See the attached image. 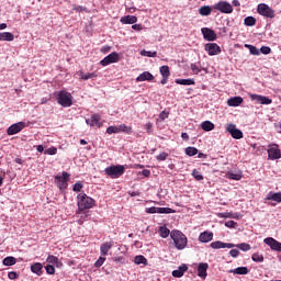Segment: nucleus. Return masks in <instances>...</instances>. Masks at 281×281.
I'll use <instances>...</instances> for the list:
<instances>
[{
    "label": "nucleus",
    "instance_id": "18",
    "mask_svg": "<svg viewBox=\"0 0 281 281\" xmlns=\"http://www.w3.org/2000/svg\"><path fill=\"white\" fill-rule=\"evenodd\" d=\"M250 100L258 102V104H271L273 102V100L268 97L260 94H250Z\"/></svg>",
    "mask_w": 281,
    "mask_h": 281
},
{
    "label": "nucleus",
    "instance_id": "13",
    "mask_svg": "<svg viewBox=\"0 0 281 281\" xmlns=\"http://www.w3.org/2000/svg\"><path fill=\"white\" fill-rule=\"evenodd\" d=\"M227 133L233 137V139H243V131L236 128V125L234 124H228L226 127Z\"/></svg>",
    "mask_w": 281,
    "mask_h": 281
},
{
    "label": "nucleus",
    "instance_id": "56",
    "mask_svg": "<svg viewBox=\"0 0 281 281\" xmlns=\"http://www.w3.org/2000/svg\"><path fill=\"white\" fill-rule=\"evenodd\" d=\"M260 52H261V54H265V55L267 56V55H269V53L271 52V47H269V46H262V47L260 48Z\"/></svg>",
    "mask_w": 281,
    "mask_h": 281
},
{
    "label": "nucleus",
    "instance_id": "25",
    "mask_svg": "<svg viewBox=\"0 0 281 281\" xmlns=\"http://www.w3.org/2000/svg\"><path fill=\"white\" fill-rule=\"evenodd\" d=\"M243 102H244L243 97H233L227 100L228 106H240Z\"/></svg>",
    "mask_w": 281,
    "mask_h": 281
},
{
    "label": "nucleus",
    "instance_id": "1",
    "mask_svg": "<svg viewBox=\"0 0 281 281\" xmlns=\"http://www.w3.org/2000/svg\"><path fill=\"white\" fill-rule=\"evenodd\" d=\"M77 205L79 210L78 214H80V212H85V210H91V207H94L95 200L87 195V193H80L77 196Z\"/></svg>",
    "mask_w": 281,
    "mask_h": 281
},
{
    "label": "nucleus",
    "instance_id": "26",
    "mask_svg": "<svg viewBox=\"0 0 281 281\" xmlns=\"http://www.w3.org/2000/svg\"><path fill=\"white\" fill-rule=\"evenodd\" d=\"M188 271V266L187 265H181L178 270L172 271L173 278H183V273Z\"/></svg>",
    "mask_w": 281,
    "mask_h": 281
},
{
    "label": "nucleus",
    "instance_id": "30",
    "mask_svg": "<svg viewBox=\"0 0 281 281\" xmlns=\"http://www.w3.org/2000/svg\"><path fill=\"white\" fill-rule=\"evenodd\" d=\"M202 131H205L206 133H210V131H214L215 125L211 121H204L201 124Z\"/></svg>",
    "mask_w": 281,
    "mask_h": 281
},
{
    "label": "nucleus",
    "instance_id": "2",
    "mask_svg": "<svg viewBox=\"0 0 281 281\" xmlns=\"http://www.w3.org/2000/svg\"><path fill=\"white\" fill-rule=\"evenodd\" d=\"M170 237L175 243L176 249L181 250L188 247V237L180 231H172Z\"/></svg>",
    "mask_w": 281,
    "mask_h": 281
},
{
    "label": "nucleus",
    "instance_id": "5",
    "mask_svg": "<svg viewBox=\"0 0 281 281\" xmlns=\"http://www.w3.org/2000/svg\"><path fill=\"white\" fill-rule=\"evenodd\" d=\"M257 12L261 16H266V19H276V11L271 9L268 4H259L257 8Z\"/></svg>",
    "mask_w": 281,
    "mask_h": 281
},
{
    "label": "nucleus",
    "instance_id": "55",
    "mask_svg": "<svg viewBox=\"0 0 281 281\" xmlns=\"http://www.w3.org/2000/svg\"><path fill=\"white\" fill-rule=\"evenodd\" d=\"M113 262H119L120 265H124L126 259L124 257H114L112 258Z\"/></svg>",
    "mask_w": 281,
    "mask_h": 281
},
{
    "label": "nucleus",
    "instance_id": "10",
    "mask_svg": "<svg viewBox=\"0 0 281 281\" xmlns=\"http://www.w3.org/2000/svg\"><path fill=\"white\" fill-rule=\"evenodd\" d=\"M119 61H120V53L113 52L106 57H104L100 61V65H102V67H106L109 65H113V63H119Z\"/></svg>",
    "mask_w": 281,
    "mask_h": 281
},
{
    "label": "nucleus",
    "instance_id": "47",
    "mask_svg": "<svg viewBox=\"0 0 281 281\" xmlns=\"http://www.w3.org/2000/svg\"><path fill=\"white\" fill-rule=\"evenodd\" d=\"M106 133H108V135H113V134L120 133V130L117 126H109L106 128Z\"/></svg>",
    "mask_w": 281,
    "mask_h": 281
},
{
    "label": "nucleus",
    "instance_id": "61",
    "mask_svg": "<svg viewBox=\"0 0 281 281\" xmlns=\"http://www.w3.org/2000/svg\"><path fill=\"white\" fill-rule=\"evenodd\" d=\"M229 179H233L234 181H240L241 177L240 175L231 173Z\"/></svg>",
    "mask_w": 281,
    "mask_h": 281
},
{
    "label": "nucleus",
    "instance_id": "57",
    "mask_svg": "<svg viewBox=\"0 0 281 281\" xmlns=\"http://www.w3.org/2000/svg\"><path fill=\"white\" fill-rule=\"evenodd\" d=\"M9 280H16L19 278V273L11 271L8 273Z\"/></svg>",
    "mask_w": 281,
    "mask_h": 281
},
{
    "label": "nucleus",
    "instance_id": "58",
    "mask_svg": "<svg viewBox=\"0 0 281 281\" xmlns=\"http://www.w3.org/2000/svg\"><path fill=\"white\" fill-rule=\"evenodd\" d=\"M239 255H240V251L238 249H232L229 251V256H232V258H238Z\"/></svg>",
    "mask_w": 281,
    "mask_h": 281
},
{
    "label": "nucleus",
    "instance_id": "59",
    "mask_svg": "<svg viewBox=\"0 0 281 281\" xmlns=\"http://www.w3.org/2000/svg\"><path fill=\"white\" fill-rule=\"evenodd\" d=\"M217 216H220V218H232V213L229 212L218 213Z\"/></svg>",
    "mask_w": 281,
    "mask_h": 281
},
{
    "label": "nucleus",
    "instance_id": "16",
    "mask_svg": "<svg viewBox=\"0 0 281 281\" xmlns=\"http://www.w3.org/2000/svg\"><path fill=\"white\" fill-rule=\"evenodd\" d=\"M205 52H207L209 56H216L221 54V46L216 43H209L205 45Z\"/></svg>",
    "mask_w": 281,
    "mask_h": 281
},
{
    "label": "nucleus",
    "instance_id": "38",
    "mask_svg": "<svg viewBox=\"0 0 281 281\" xmlns=\"http://www.w3.org/2000/svg\"><path fill=\"white\" fill-rule=\"evenodd\" d=\"M244 25H246V27H254V25H256V18L254 16L245 18Z\"/></svg>",
    "mask_w": 281,
    "mask_h": 281
},
{
    "label": "nucleus",
    "instance_id": "45",
    "mask_svg": "<svg viewBox=\"0 0 281 281\" xmlns=\"http://www.w3.org/2000/svg\"><path fill=\"white\" fill-rule=\"evenodd\" d=\"M142 56H147V58H157V52L142 50Z\"/></svg>",
    "mask_w": 281,
    "mask_h": 281
},
{
    "label": "nucleus",
    "instance_id": "29",
    "mask_svg": "<svg viewBox=\"0 0 281 281\" xmlns=\"http://www.w3.org/2000/svg\"><path fill=\"white\" fill-rule=\"evenodd\" d=\"M229 273H235L237 276H247L249 269L247 267H238L236 269L229 270Z\"/></svg>",
    "mask_w": 281,
    "mask_h": 281
},
{
    "label": "nucleus",
    "instance_id": "41",
    "mask_svg": "<svg viewBox=\"0 0 281 281\" xmlns=\"http://www.w3.org/2000/svg\"><path fill=\"white\" fill-rule=\"evenodd\" d=\"M159 71H160V75L162 76V78H170V67L161 66Z\"/></svg>",
    "mask_w": 281,
    "mask_h": 281
},
{
    "label": "nucleus",
    "instance_id": "12",
    "mask_svg": "<svg viewBox=\"0 0 281 281\" xmlns=\"http://www.w3.org/2000/svg\"><path fill=\"white\" fill-rule=\"evenodd\" d=\"M263 243L268 245V247H270L272 251H279L281 254V243L278 241L276 238L267 237L263 239Z\"/></svg>",
    "mask_w": 281,
    "mask_h": 281
},
{
    "label": "nucleus",
    "instance_id": "37",
    "mask_svg": "<svg viewBox=\"0 0 281 281\" xmlns=\"http://www.w3.org/2000/svg\"><path fill=\"white\" fill-rule=\"evenodd\" d=\"M245 47H246V49H249V52H250V54H252V56H260V50L256 46H254L251 44H245Z\"/></svg>",
    "mask_w": 281,
    "mask_h": 281
},
{
    "label": "nucleus",
    "instance_id": "7",
    "mask_svg": "<svg viewBox=\"0 0 281 281\" xmlns=\"http://www.w3.org/2000/svg\"><path fill=\"white\" fill-rule=\"evenodd\" d=\"M268 159H271L272 161L281 159V150L278 144H270L268 146Z\"/></svg>",
    "mask_w": 281,
    "mask_h": 281
},
{
    "label": "nucleus",
    "instance_id": "9",
    "mask_svg": "<svg viewBox=\"0 0 281 281\" xmlns=\"http://www.w3.org/2000/svg\"><path fill=\"white\" fill-rule=\"evenodd\" d=\"M146 214H175V210L171 207H157L151 206L145 209Z\"/></svg>",
    "mask_w": 281,
    "mask_h": 281
},
{
    "label": "nucleus",
    "instance_id": "3",
    "mask_svg": "<svg viewBox=\"0 0 281 281\" xmlns=\"http://www.w3.org/2000/svg\"><path fill=\"white\" fill-rule=\"evenodd\" d=\"M126 168L122 165H112L104 169V172L111 179H120L124 175Z\"/></svg>",
    "mask_w": 281,
    "mask_h": 281
},
{
    "label": "nucleus",
    "instance_id": "54",
    "mask_svg": "<svg viewBox=\"0 0 281 281\" xmlns=\"http://www.w3.org/2000/svg\"><path fill=\"white\" fill-rule=\"evenodd\" d=\"M237 225L238 223H236L235 221H227L225 223V227H228L229 229H234Z\"/></svg>",
    "mask_w": 281,
    "mask_h": 281
},
{
    "label": "nucleus",
    "instance_id": "43",
    "mask_svg": "<svg viewBox=\"0 0 281 281\" xmlns=\"http://www.w3.org/2000/svg\"><path fill=\"white\" fill-rule=\"evenodd\" d=\"M199 154V149H196V147H187L186 148V155H188L189 157H194V155Z\"/></svg>",
    "mask_w": 281,
    "mask_h": 281
},
{
    "label": "nucleus",
    "instance_id": "64",
    "mask_svg": "<svg viewBox=\"0 0 281 281\" xmlns=\"http://www.w3.org/2000/svg\"><path fill=\"white\" fill-rule=\"evenodd\" d=\"M159 117H160V120H166V117H168V113L161 112Z\"/></svg>",
    "mask_w": 281,
    "mask_h": 281
},
{
    "label": "nucleus",
    "instance_id": "17",
    "mask_svg": "<svg viewBox=\"0 0 281 281\" xmlns=\"http://www.w3.org/2000/svg\"><path fill=\"white\" fill-rule=\"evenodd\" d=\"M201 32H202L205 41H216V38H217L216 32H214V30H212L210 27H202Z\"/></svg>",
    "mask_w": 281,
    "mask_h": 281
},
{
    "label": "nucleus",
    "instance_id": "46",
    "mask_svg": "<svg viewBox=\"0 0 281 281\" xmlns=\"http://www.w3.org/2000/svg\"><path fill=\"white\" fill-rule=\"evenodd\" d=\"M192 177L195 181H203V175H201L200 171L196 169L192 171Z\"/></svg>",
    "mask_w": 281,
    "mask_h": 281
},
{
    "label": "nucleus",
    "instance_id": "28",
    "mask_svg": "<svg viewBox=\"0 0 281 281\" xmlns=\"http://www.w3.org/2000/svg\"><path fill=\"white\" fill-rule=\"evenodd\" d=\"M266 200L267 201H276L277 203H281V192H277V193L269 192Z\"/></svg>",
    "mask_w": 281,
    "mask_h": 281
},
{
    "label": "nucleus",
    "instance_id": "33",
    "mask_svg": "<svg viewBox=\"0 0 281 281\" xmlns=\"http://www.w3.org/2000/svg\"><path fill=\"white\" fill-rule=\"evenodd\" d=\"M0 41L12 42V41H14V34H12L10 32L0 33Z\"/></svg>",
    "mask_w": 281,
    "mask_h": 281
},
{
    "label": "nucleus",
    "instance_id": "8",
    "mask_svg": "<svg viewBox=\"0 0 281 281\" xmlns=\"http://www.w3.org/2000/svg\"><path fill=\"white\" fill-rule=\"evenodd\" d=\"M70 175L67 171H63L61 176H55V183L59 190H67V181H69Z\"/></svg>",
    "mask_w": 281,
    "mask_h": 281
},
{
    "label": "nucleus",
    "instance_id": "51",
    "mask_svg": "<svg viewBox=\"0 0 281 281\" xmlns=\"http://www.w3.org/2000/svg\"><path fill=\"white\" fill-rule=\"evenodd\" d=\"M56 153H58V148L53 146V147H49L48 149H46L44 151V155H56Z\"/></svg>",
    "mask_w": 281,
    "mask_h": 281
},
{
    "label": "nucleus",
    "instance_id": "11",
    "mask_svg": "<svg viewBox=\"0 0 281 281\" xmlns=\"http://www.w3.org/2000/svg\"><path fill=\"white\" fill-rule=\"evenodd\" d=\"M25 126H27L25 122L14 123L7 130V135H16L18 133H21Z\"/></svg>",
    "mask_w": 281,
    "mask_h": 281
},
{
    "label": "nucleus",
    "instance_id": "24",
    "mask_svg": "<svg viewBox=\"0 0 281 281\" xmlns=\"http://www.w3.org/2000/svg\"><path fill=\"white\" fill-rule=\"evenodd\" d=\"M31 271L32 273H35L36 276H43V263L35 262L31 265Z\"/></svg>",
    "mask_w": 281,
    "mask_h": 281
},
{
    "label": "nucleus",
    "instance_id": "27",
    "mask_svg": "<svg viewBox=\"0 0 281 281\" xmlns=\"http://www.w3.org/2000/svg\"><path fill=\"white\" fill-rule=\"evenodd\" d=\"M46 262L48 265H55L56 267H60L63 265V262L58 259V257L54 255H48V257L46 258Z\"/></svg>",
    "mask_w": 281,
    "mask_h": 281
},
{
    "label": "nucleus",
    "instance_id": "31",
    "mask_svg": "<svg viewBox=\"0 0 281 281\" xmlns=\"http://www.w3.org/2000/svg\"><path fill=\"white\" fill-rule=\"evenodd\" d=\"M199 14L201 16H210L212 14V7L210 5H203L199 9Z\"/></svg>",
    "mask_w": 281,
    "mask_h": 281
},
{
    "label": "nucleus",
    "instance_id": "42",
    "mask_svg": "<svg viewBox=\"0 0 281 281\" xmlns=\"http://www.w3.org/2000/svg\"><path fill=\"white\" fill-rule=\"evenodd\" d=\"M251 260H254V262H265V256L260 252H255L251 256Z\"/></svg>",
    "mask_w": 281,
    "mask_h": 281
},
{
    "label": "nucleus",
    "instance_id": "40",
    "mask_svg": "<svg viewBox=\"0 0 281 281\" xmlns=\"http://www.w3.org/2000/svg\"><path fill=\"white\" fill-rule=\"evenodd\" d=\"M159 234H160L161 238H168V236H170V234H172V233H170V229H168V227L160 226Z\"/></svg>",
    "mask_w": 281,
    "mask_h": 281
},
{
    "label": "nucleus",
    "instance_id": "23",
    "mask_svg": "<svg viewBox=\"0 0 281 281\" xmlns=\"http://www.w3.org/2000/svg\"><path fill=\"white\" fill-rule=\"evenodd\" d=\"M214 239V233L212 232H203L199 236L200 243H210Z\"/></svg>",
    "mask_w": 281,
    "mask_h": 281
},
{
    "label": "nucleus",
    "instance_id": "60",
    "mask_svg": "<svg viewBox=\"0 0 281 281\" xmlns=\"http://www.w3.org/2000/svg\"><path fill=\"white\" fill-rule=\"evenodd\" d=\"M132 30H135L136 32H142V30H144V26H142V24H133Z\"/></svg>",
    "mask_w": 281,
    "mask_h": 281
},
{
    "label": "nucleus",
    "instance_id": "35",
    "mask_svg": "<svg viewBox=\"0 0 281 281\" xmlns=\"http://www.w3.org/2000/svg\"><path fill=\"white\" fill-rule=\"evenodd\" d=\"M2 265H4V267H12V266L16 265V258L7 257L3 259Z\"/></svg>",
    "mask_w": 281,
    "mask_h": 281
},
{
    "label": "nucleus",
    "instance_id": "36",
    "mask_svg": "<svg viewBox=\"0 0 281 281\" xmlns=\"http://www.w3.org/2000/svg\"><path fill=\"white\" fill-rule=\"evenodd\" d=\"M79 76L81 80H91V78H98V75L95 72L83 74L82 71H80Z\"/></svg>",
    "mask_w": 281,
    "mask_h": 281
},
{
    "label": "nucleus",
    "instance_id": "22",
    "mask_svg": "<svg viewBox=\"0 0 281 281\" xmlns=\"http://www.w3.org/2000/svg\"><path fill=\"white\" fill-rule=\"evenodd\" d=\"M111 249H113V241H105L101 244L100 246L101 256H109V251H111Z\"/></svg>",
    "mask_w": 281,
    "mask_h": 281
},
{
    "label": "nucleus",
    "instance_id": "6",
    "mask_svg": "<svg viewBox=\"0 0 281 281\" xmlns=\"http://www.w3.org/2000/svg\"><path fill=\"white\" fill-rule=\"evenodd\" d=\"M213 10H218L222 14H232V12H234V7L227 1H220L213 5Z\"/></svg>",
    "mask_w": 281,
    "mask_h": 281
},
{
    "label": "nucleus",
    "instance_id": "63",
    "mask_svg": "<svg viewBox=\"0 0 281 281\" xmlns=\"http://www.w3.org/2000/svg\"><path fill=\"white\" fill-rule=\"evenodd\" d=\"M142 176H143V177H150V170L144 169V170L142 171Z\"/></svg>",
    "mask_w": 281,
    "mask_h": 281
},
{
    "label": "nucleus",
    "instance_id": "32",
    "mask_svg": "<svg viewBox=\"0 0 281 281\" xmlns=\"http://www.w3.org/2000/svg\"><path fill=\"white\" fill-rule=\"evenodd\" d=\"M117 127H119V133H126V135L133 134V127L127 126L126 124H121Z\"/></svg>",
    "mask_w": 281,
    "mask_h": 281
},
{
    "label": "nucleus",
    "instance_id": "52",
    "mask_svg": "<svg viewBox=\"0 0 281 281\" xmlns=\"http://www.w3.org/2000/svg\"><path fill=\"white\" fill-rule=\"evenodd\" d=\"M157 161H166V159H168V153L164 151L161 154H159L158 156H156Z\"/></svg>",
    "mask_w": 281,
    "mask_h": 281
},
{
    "label": "nucleus",
    "instance_id": "4",
    "mask_svg": "<svg viewBox=\"0 0 281 281\" xmlns=\"http://www.w3.org/2000/svg\"><path fill=\"white\" fill-rule=\"evenodd\" d=\"M57 102L58 104H60V106H65V108L71 106V104H74L71 100V93L59 91L57 94Z\"/></svg>",
    "mask_w": 281,
    "mask_h": 281
},
{
    "label": "nucleus",
    "instance_id": "34",
    "mask_svg": "<svg viewBox=\"0 0 281 281\" xmlns=\"http://www.w3.org/2000/svg\"><path fill=\"white\" fill-rule=\"evenodd\" d=\"M176 85H183L186 87H190L195 85L194 79H176Z\"/></svg>",
    "mask_w": 281,
    "mask_h": 281
},
{
    "label": "nucleus",
    "instance_id": "39",
    "mask_svg": "<svg viewBox=\"0 0 281 281\" xmlns=\"http://www.w3.org/2000/svg\"><path fill=\"white\" fill-rule=\"evenodd\" d=\"M134 262L135 265H148V259L143 255H138L134 258Z\"/></svg>",
    "mask_w": 281,
    "mask_h": 281
},
{
    "label": "nucleus",
    "instance_id": "14",
    "mask_svg": "<svg viewBox=\"0 0 281 281\" xmlns=\"http://www.w3.org/2000/svg\"><path fill=\"white\" fill-rule=\"evenodd\" d=\"M88 126H97V128H102V116L100 114H92L90 119L86 120Z\"/></svg>",
    "mask_w": 281,
    "mask_h": 281
},
{
    "label": "nucleus",
    "instance_id": "19",
    "mask_svg": "<svg viewBox=\"0 0 281 281\" xmlns=\"http://www.w3.org/2000/svg\"><path fill=\"white\" fill-rule=\"evenodd\" d=\"M153 80H155V76L150 71H144L136 78V82H153Z\"/></svg>",
    "mask_w": 281,
    "mask_h": 281
},
{
    "label": "nucleus",
    "instance_id": "62",
    "mask_svg": "<svg viewBox=\"0 0 281 281\" xmlns=\"http://www.w3.org/2000/svg\"><path fill=\"white\" fill-rule=\"evenodd\" d=\"M146 131H147V133H153V123L146 124Z\"/></svg>",
    "mask_w": 281,
    "mask_h": 281
},
{
    "label": "nucleus",
    "instance_id": "48",
    "mask_svg": "<svg viewBox=\"0 0 281 281\" xmlns=\"http://www.w3.org/2000/svg\"><path fill=\"white\" fill-rule=\"evenodd\" d=\"M106 257H99V259L94 262V267L97 269H100V267H102V265H104Z\"/></svg>",
    "mask_w": 281,
    "mask_h": 281
},
{
    "label": "nucleus",
    "instance_id": "49",
    "mask_svg": "<svg viewBox=\"0 0 281 281\" xmlns=\"http://www.w3.org/2000/svg\"><path fill=\"white\" fill-rule=\"evenodd\" d=\"M45 269L48 276H54V273H56V268L53 265H47Z\"/></svg>",
    "mask_w": 281,
    "mask_h": 281
},
{
    "label": "nucleus",
    "instance_id": "15",
    "mask_svg": "<svg viewBox=\"0 0 281 281\" xmlns=\"http://www.w3.org/2000/svg\"><path fill=\"white\" fill-rule=\"evenodd\" d=\"M210 247L212 249H233V247H236V245L232 244V243H225V241H212L210 244Z\"/></svg>",
    "mask_w": 281,
    "mask_h": 281
},
{
    "label": "nucleus",
    "instance_id": "20",
    "mask_svg": "<svg viewBox=\"0 0 281 281\" xmlns=\"http://www.w3.org/2000/svg\"><path fill=\"white\" fill-rule=\"evenodd\" d=\"M210 268V266L207 263H199L198 266V276L199 278H202L203 280H205V278H207V269Z\"/></svg>",
    "mask_w": 281,
    "mask_h": 281
},
{
    "label": "nucleus",
    "instance_id": "53",
    "mask_svg": "<svg viewBox=\"0 0 281 281\" xmlns=\"http://www.w3.org/2000/svg\"><path fill=\"white\" fill-rule=\"evenodd\" d=\"M191 70L195 76H199V74H201V68H199L196 64H191Z\"/></svg>",
    "mask_w": 281,
    "mask_h": 281
},
{
    "label": "nucleus",
    "instance_id": "21",
    "mask_svg": "<svg viewBox=\"0 0 281 281\" xmlns=\"http://www.w3.org/2000/svg\"><path fill=\"white\" fill-rule=\"evenodd\" d=\"M120 23L123 25H135L137 23V16L135 15H125L120 19Z\"/></svg>",
    "mask_w": 281,
    "mask_h": 281
},
{
    "label": "nucleus",
    "instance_id": "50",
    "mask_svg": "<svg viewBox=\"0 0 281 281\" xmlns=\"http://www.w3.org/2000/svg\"><path fill=\"white\" fill-rule=\"evenodd\" d=\"M83 188H85V184H82V182H77L74 184L72 190L74 192H81Z\"/></svg>",
    "mask_w": 281,
    "mask_h": 281
},
{
    "label": "nucleus",
    "instance_id": "44",
    "mask_svg": "<svg viewBox=\"0 0 281 281\" xmlns=\"http://www.w3.org/2000/svg\"><path fill=\"white\" fill-rule=\"evenodd\" d=\"M236 247H237V249H240L241 251H249V249H251V246L247 243L238 244Z\"/></svg>",
    "mask_w": 281,
    "mask_h": 281
}]
</instances>
